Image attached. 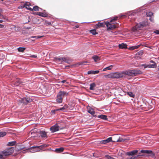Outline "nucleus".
Listing matches in <instances>:
<instances>
[{"label":"nucleus","mask_w":159,"mask_h":159,"mask_svg":"<svg viewBox=\"0 0 159 159\" xmlns=\"http://www.w3.org/2000/svg\"><path fill=\"white\" fill-rule=\"evenodd\" d=\"M105 25V23L104 22L102 23L98 22V24L96 25V26L98 27H104Z\"/></svg>","instance_id":"obj_24"},{"label":"nucleus","mask_w":159,"mask_h":159,"mask_svg":"<svg viewBox=\"0 0 159 159\" xmlns=\"http://www.w3.org/2000/svg\"><path fill=\"white\" fill-rule=\"evenodd\" d=\"M1 18L5 20H8V19L7 18L6 16H4L2 14L1 15Z\"/></svg>","instance_id":"obj_42"},{"label":"nucleus","mask_w":159,"mask_h":159,"mask_svg":"<svg viewBox=\"0 0 159 159\" xmlns=\"http://www.w3.org/2000/svg\"><path fill=\"white\" fill-rule=\"evenodd\" d=\"M141 66H143L144 68H148V65H146L145 64H141L140 65Z\"/></svg>","instance_id":"obj_43"},{"label":"nucleus","mask_w":159,"mask_h":159,"mask_svg":"<svg viewBox=\"0 0 159 159\" xmlns=\"http://www.w3.org/2000/svg\"><path fill=\"white\" fill-rule=\"evenodd\" d=\"M6 134V133L4 131L0 132V137H2Z\"/></svg>","instance_id":"obj_36"},{"label":"nucleus","mask_w":159,"mask_h":159,"mask_svg":"<svg viewBox=\"0 0 159 159\" xmlns=\"http://www.w3.org/2000/svg\"><path fill=\"white\" fill-rule=\"evenodd\" d=\"M124 73L125 77V75L134 76L142 74V72L139 70L134 69L124 71Z\"/></svg>","instance_id":"obj_2"},{"label":"nucleus","mask_w":159,"mask_h":159,"mask_svg":"<svg viewBox=\"0 0 159 159\" xmlns=\"http://www.w3.org/2000/svg\"><path fill=\"white\" fill-rule=\"evenodd\" d=\"M30 57L32 58H36L37 57V56L34 55H32L30 56Z\"/></svg>","instance_id":"obj_47"},{"label":"nucleus","mask_w":159,"mask_h":159,"mask_svg":"<svg viewBox=\"0 0 159 159\" xmlns=\"http://www.w3.org/2000/svg\"><path fill=\"white\" fill-rule=\"evenodd\" d=\"M87 63H88V62L87 61H84L79 62L78 64L79 65H85Z\"/></svg>","instance_id":"obj_37"},{"label":"nucleus","mask_w":159,"mask_h":159,"mask_svg":"<svg viewBox=\"0 0 159 159\" xmlns=\"http://www.w3.org/2000/svg\"><path fill=\"white\" fill-rule=\"evenodd\" d=\"M149 156H150L152 158H154L155 156V154L152 152H152H150L148 154Z\"/></svg>","instance_id":"obj_39"},{"label":"nucleus","mask_w":159,"mask_h":159,"mask_svg":"<svg viewBox=\"0 0 159 159\" xmlns=\"http://www.w3.org/2000/svg\"><path fill=\"white\" fill-rule=\"evenodd\" d=\"M47 132L43 130H37V129H35L34 131L32 132L31 134L33 137H37L38 134H39V137H41L42 139H46L48 137L47 134Z\"/></svg>","instance_id":"obj_1"},{"label":"nucleus","mask_w":159,"mask_h":159,"mask_svg":"<svg viewBox=\"0 0 159 159\" xmlns=\"http://www.w3.org/2000/svg\"><path fill=\"white\" fill-rule=\"evenodd\" d=\"M149 19L151 20V21H152V19H151V18H150Z\"/></svg>","instance_id":"obj_56"},{"label":"nucleus","mask_w":159,"mask_h":159,"mask_svg":"<svg viewBox=\"0 0 159 159\" xmlns=\"http://www.w3.org/2000/svg\"><path fill=\"white\" fill-rule=\"evenodd\" d=\"M105 25H106L107 27L108 30H113V29L116 28V25H112L108 21L105 22Z\"/></svg>","instance_id":"obj_9"},{"label":"nucleus","mask_w":159,"mask_h":159,"mask_svg":"<svg viewBox=\"0 0 159 159\" xmlns=\"http://www.w3.org/2000/svg\"><path fill=\"white\" fill-rule=\"evenodd\" d=\"M90 87L89 89L90 90H93L94 89V87L96 86V84L95 83H93L91 84L90 85Z\"/></svg>","instance_id":"obj_25"},{"label":"nucleus","mask_w":159,"mask_h":159,"mask_svg":"<svg viewBox=\"0 0 159 159\" xmlns=\"http://www.w3.org/2000/svg\"><path fill=\"white\" fill-rule=\"evenodd\" d=\"M125 140V139H124L122 138H119L117 140V142H124Z\"/></svg>","instance_id":"obj_40"},{"label":"nucleus","mask_w":159,"mask_h":159,"mask_svg":"<svg viewBox=\"0 0 159 159\" xmlns=\"http://www.w3.org/2000/svg\"><path fill=\"white\" fill-rule=\"evenodd\" d=\"M66 82V80H62L61 81V83H65Z\"/></svg>","instance_id":"obj_53"},{"label":"nucleus","mask_w":159,"mask_h":159,"mask_svg":"<svg viewBox=\"0 0 159 159\" xmlns=\"http://www.w3.org/2000/svg\"><path fill=\"white\" fill-rule=\"evenodd\" d=\"M126 14H121V15H120L119 16L120 17H121L122 16H126Z\"/></svg>","instance_id":"obj_46"},{"label":"nucleus","mask_w":159,"mask_h":159,"mask_svg":"<svg viewBox=\"0 0 159 159\" xmlns=\"http://www.w3.org/2000/svg\"><path fill=\"white\" fill-rule=\"evenodd\" d=\"M3 21H4V20H0V23H2Z\"/></svg>","instance_id":"obj_54"},{"label":"nucleus","mask_w":159,"mask_h":159,"mask_svg":"<svg viewBox=\"0 0 159 159\" xmlns=\"http://www.w3.org/2000/svg\"><path fill=\"white\" fill-rule=\"evenodd\" d=\"M2 9L0 8V16L2 15Z\"/></svg>","instance_id":"obj_51"},{"label":"nucleus","mask_w":159,"mask_h":159,"mask_svg":"<svg viewBox=\"0 0 159 159\" xmlns=\"http://www.w3.org/2000/svg\"><path fill=\"white\" fill-rule=\"evenodd\" d=\"M57 111V110H52L51 111V113L52 114H55V111Z\"/></svg>","instance_id":"obj_49"},{"label":"nucleus","mask_w":159,"mask_h":159,"mask_svg":"<svg viewBox=\"0 0 159 159\" xmlns=\"http://www.w3.org/2000/svg\"><path fill=\"white\" fill-rule=\"evenodd\" d=\"M153 15V13L152 12H148L147 13V15L148 16L151 17Z\"/></svg>","instance_id":"obj_41"},{"label":"nucleus","mask_w":159,"mask_h":159,"mask_svg":"<svg viewBox=\"0 0 159 159\" xmlns=\"http://www.w3.org/2000/svg\"><path fill=\"white\" fill-rule=\"evenodd\" d=\"M32 101L31 99L29 98L23 97L21 98L18 100L19 103H23L25 105H27Z\"/></svg>","instance_id":"obj_6"},{"label":"nucleus","mask_w":159,"mask_h":159,"mask_svg":"<svg viewBox=\"0 0 159 159\" xmlns=\"http://www.w3.org/2000/svg\"><path fill=\"white\" fill-rule=\"evenodd\" d=\"M146 25V23L145 22H142L139 24L137 26L138 28H140L144 27Z\"/></svg>","instance_id":"obj_16"},{"label":"nucleus","mask_w":159,"mask_h":159,"mask_svg":"<svg viewBox=\"0 0 159 159\" xmlns=\"http://www.w3.org/2000/svg\"><path fill=\"white\" fill-rule=\"evenodd\" d=\"M24 82V80L23 79H17L14 83V85L15 86H17Z\"/></svg>","instance_id":"obj_11"},{"label":"nucleus","mask_w":159,"mask_h":159,"mask_svg":"<svg viewBox=\"0 0 159 159\" xmlns=\"http://www.w3.org/2000/svg\"><path fill=\"white\" fill-rule=\"evenodd\" d=\"M67 108H68L67 106L66 105H64V106L63 107L61 108H59V109L57 110L63 111V110H64L67 109Z\"/></svg>","instance_id":"obj_31"},{"label":"nucleus","mask_w":159,"mask_h":159,"mask_svg":"<svg viewBox=\"0 0 159 159\" xmlns=\"http://www.w3.org/2000/svg\"><path fill=\"white\" fill-rule=\"evenodd\" d=\"M64 127L61 126L60 124H56L50 128V130L52 133H54L59 130L62 129Z\"/></svg>","instance_id":"obj_7"},{"label":"nucleus","mask_w":159,"mask_h":159,"mask_svg":"<svg viewBox=\"0 0 159 159\" xmlns=\"http://www.w3.org/2000/svg\"><path fill=\"white\" fill-rule=\"evenodd\" d=\"M113 67L112 65H110L107 67H106L103 69V71H106L108 70H111Z\"/></svg>","instance_id":"obj_32"},{"label":"nucleus","mask_w":159,"mask_h":159,"mask_svg":"<svg viewBox=\"0 0 159 159\" xmlns=\"http://www.w3.org/2000/svg\"><path fill=\"white\" fill-rule=\"evenodd\" d=\"M137 150H134L128 152L126 153V154L128 156H133L134 155L138 152Z\"/></svg>","instance_id":"obj_13"},{"label":"nucleus","mask_w":159,"mask_h":159,"mask_svg":"<svg viewBox=\"0 0 159 159\" xmlns=\"http://www.w3.org/2000/svg\"><path fill=\"white\" fill-rule=\"evenodd\" d=\"M117 19V17H114L113 19L112 20H111V22L112 20H116Z\"/></svg>","instance_id":"obj_48"},{"label":"nucleus","mask_w":159,"mask_h":159,"mask_svg":"<svg viewBox=\"0 0 159 159\" xmlns=\"http://www.w3.org/2000/svg\"><path fill=\"white\" fill-rule=\"evenodd\" d=\"M68 94V93L66 91H60L57 94L60 97H61V98H63L64 97L67 96Z\"/></svg>","instance_id":"obj_10"},{"label":"nucleus","mask_w":159,"mask_h":159,"mask_svg":"<svg viewBox=\"0 0 159 159\" xmlns=\"http://www.w3.org/2000/svg\"><path fill=\"white\" fill-rule=\"evenodd\" d=\"M148 68H156L157 67L156 63L148 65Z\"/></svg>","instance_id":"obj_29"},{"label":"nucleus","mask_w":159,"mask_h":159,"mask_svg":"<svg viewBox=\"0 0 159 159\" xmlns=\"http://www.w3.org/2000/svg\"><path fill=\"white\" fill-rule=\"evenodd\" d=\"M87 112L91 114L92 115H93L95 114V112L94 111L93 109L92 108H90L89 109H88V108H87Z\"/></svg>","instance_id":"obj_21"},{"label":"nucleus","mask_w":159,"mask_h":159,"mask_svg":"<svg viewBox=\"0 0 159 159\" xmlns=\"http://www.w3.org/2000/svg\"><path fill=\"white\" fill-rule=\"evenodd\" d=\"M150 62L153 63V64L156 63L154 61H153L152 60L150 61Z\"/></svg>","instance_id":"obj_52"},{"label":"nucleus","mask_w":159,"mask_h":159,"mask_svg":"<svg viewBox=\"0 0 159 159\" xmlns=\"http://www.w3.org/2000/svg\"><path fill=\"white\" fill-rule=\"evenodd\" d=\"M90 33L92 34L95 35L98 34V33L96 32V30L95 29H93L90 30Z\"/></svg>","instance_id":"obj_35"},{"label":"nucleus","mask_w":159,"mask_h":159,"mask_svg":"<svg viewBox=\"0 0 159 159\" xmlns=\"http://www.w3.org/2000/svg\"><path fill=\"white\" fill-rule=\"evenodd\" d=\"M98 118H100L104 120H108L107 116L104 115H99L98 116Z\"/></svg>","instance_id":"obj_17"},{"label":"nucleus","mask_w":159,"mask_h":159,"mask_svg":"<svg viewBox=\"0 0 159 159\" xmlns=\"http://www.w3.org/2000/svg\"><path fill=\"white\" fill-rule=\"evenodd\" d=\"M55 61L59 64L62 63L63 62H65L67 63H70V61L67 57H58L55 58Z\"/></svg>","instance_id":"obj_5"},{"label":"nucleus","mask_w":159,"mask_h":159,"mask_svg":"<svg viewBox=\"0 0 159 159\" xmlns=\"http://www.w3.org/2000/svg\"><path fill=\"white\" fill-rule=\"evenodd\" d=\"M140 152L141 153H146L148 155L149 153L150 152H152V151L142 150H141Z\"/></svg>","instance_id":"obj_28"},{"label":"nucleus","mask_w":159,"mask_h":159,"mask_svg":"<svg viewBox=\"0 0 159 159\" xmlns=\"http://www.w3.org/2000/svg\"><path fill=\"white\" fill-rule=\"evenodd\" d=\"M125 14L126 16H134L136 14V11H130L127 12Z\"/></svg>","instance_id":"obj_14"},{"label":"nucleus","mask_w":159,"mask_h":159,"mask_svg":"<svg viewBox=\"0 0 159 159\" xmlns=\"http://www.w3.org/2000/svg\"><path fill=\"white\" fill-rule=\"evenodd\" d=\"M111 77L114 78H120L125 77L124 71L122 72H115L111 75Z\"/></svg>","instance_id":"obj_8"},{"label":"nucleus","mask_w":159,"mask_h":159,"mask_svg":"<svg viewBox=\"0 0 159 159\" xmlns=\"http://www.w3.org/2000/svg\"><path fill=\"white\" fill-rule=\"evenodd\" d=\"M14 149L13 147H11L5 149L0 153V159H3L5 156L11 155L14 152Z\"/></svg>","instance_id":"obj_3"},{"label":"nucleus","mask_w":159,"mask_h":159,"mask_svg":"<svg viewBox=\"0 0 159 159\" xmlns=\"http://www.w3.org/2000/svg\"><path fill=\"white\" fill-rule=\"evenodd\" d=\"M37 15L43 17H46L48 16V15L46 13L43 12H37Z\"/></svg>","instance_id":"obj_15"},{"label":"nucleus","mask_w":159,"mask_h":159,"mask_svg":"<svg viewBox=\"0 0 159 159\" xmlns=\"http://www.w3.org/2000/svg\"><path fill=\"white\" fill-rule=\"evenodd\" d=\"M93 59L94 60L95 62L97 61L100 60V58L99 57L96 55H94L93 56Z\"/></svg>","instance_id":"obj_27"},{"label":"nucleus","mask_w":159,"mask_h":159,"mask_svg":"<svg viewBox=\"0 0 159 159\" xmlns=\"http://www.w3.org/2000/svg\"><path fill=\"white\" fill-rule=\"evenodd\" d=\"M64 150V148L62 147H61L59 148H56L55 150V151L57 152L58 153L63 152Z\"/></svg>","instance_id":"obj_26"},{"label":"nucleus","mask_w":159,"mask_h":159,"mask_svg":"<svg viewBox=\"0 0 159 159\" xmlns=\"http://www.w3.org/2000/svg\"><path fill=\"white\" fill-rule=\"evenodd\" d=\"M17 49L18 51L23 52L25 50V48L23 47H19L17 48Z\"/></svg>","instance_id":"obj_33"},{"label":"nucleus","mask_w":159,"mask_h":159,"mask_svg":"<svg viewBox=\"0 0 159 159\" xmlns=\"http://www.w3.org/2000/svg\"><path fill=\"white\" fill-rule=\"evenodd\" d=\"M43 37V36H31L30 37V38L34 39H32V41H35V39H38L41 38V37Z\"/></svg>","instance_id":"obj_22"},{"label":"nucleus","mask_w":159,"mask_h":159,"mask_svg":"<svg viewBox=\"0 0 159 159\" xmlns=\"http://www.w3.org/2000/svg\"><path fill=\"white\" fill-rule=\"evenodd\" d=\"M119 47L120 48L123 49L127 48V45L126 44L122 43L119 45Z\"/></svg>","instance_id":"obj_20"},{"label":"nucleus","mask_w":159,"mask_h":159,"mask_svg":"<svg viewBox=\"0 0 159 159\" xmlns=\"http://www.w3.org/2000/svg\"><path fill=\"white\" fill-rule=\"evenodd\" d=\"M93 156H95L94 155V153H93Z\"/></svg>","instance_id":"obj_57"},{"label":"nucleus","mask_w":159,"mask_h":159,"mask_svg":"<svg viewBox=\"0 0 159 159\" xmlns=\"http://www.w3.org/2000/svg\"><path fill=\"white\" fill-rule=\"evenodd\" d=\"M33 10L34 11H38L39 10V9L42 10L41 8H39L38 6H36L33 7Z\"/></svg>","instance_id":"obj_34"},{"label":"nucleus","mask_w":159,"mask_h":159,"mask_svg":"<svg viewBox=\"0 0 159 159\" xmlns=\"http://www.w3.org/2000/svg\"><path fill=\"white\" fill-rule=\"evenodd\" d=\"M99 71L98 70H89L88 72V74H95L99 72Z\"/></svg>","instance_id":"obj_19"},{"label":"nucleus","mask_w":159,"mask_h":159,"mask_svg":"<svg viewBox=\"0 0 159 159\" xmlns=\"http://www.w3.org/2000/svg\"><path fill=\"white\" fill-rule=\"evenodd\" d=\"M16 143V142L15 141H11L10 142L8 143L7 144V145L8 146H12L14 145Z\"/></svg>","instance_id":"obj_30"},{"label":"nucleus","mask_w":159,"mask_h":159,"mask_svg":"<svg viewBox=\"0 0 159 159\" xmlns=\"http://www.w3.org/2000/svg\"><path fill=\"white\" fill-rule=\"evenodd\" d=\"M127 93L128 95L131 97L134 98V97L135 95L133 93L131 92H128Z\"/></svg>","instance_id":"obj_38"},{"label":"nucleus","mask_w":159,"mask_h":159,"mask_svg":"<svg viewBox=\"0 0 159 159\" xmlns=\"http://www.w3.org/2000/svg\"><path fill=\"white\" fill-rule=\"evenodd\" d=\"M4 25H3L0 24V28H4Z\"/></svg>","instance_id":"obj_50"},{"label":"nucleus","mask_w":159,"mask_h":159,"mask_svg":"<svg viewBox=\"0 0 159 159\" xmlns=\"http://www.w3.org/2000/svg\"><path fill=\"white\" fill-rule=\"evenodd\" d=\"M63 101V98L57 94L56 97V101L58 103H61Z\"/></svg>","instance_id":"obj_18"},{"label":"nucleus","mask_w":159,"mask_h":159,"mask_svg":"<svg viewBox=\"0 0 159 159\" xmlns=\"http://www.w3.org/2000/svg\"><path fill=\"white\" fill-rule=\"evenodd\" d=\"M111 141L114 142L112 141V137H110L106 139L101 141L100 143L101 144H105Z\"/></svg>","instance_id":"obj_12"},{"label":"nucleus","mask_w":159,"mask_h":159,"mask_svg":"<svg viewBox=\"0 0 159 159\" xmlns=\"http://www.w3.org/2000/svg\"><path fill=\"white\" fill-rule=\"evenodd\" d=\"M28 7H25L28 9V10H30V11H33V9H32L31 8H30V7H29V6L28 5Z\"/></svg>","instance_id":"obj_45"},{"label":"nucleus","mask_w":159,"mask_h":159,"mask_svg":"<svg viewBox=\"0 0 159 159\" xmlns=\"http://www.w3.org/2000/svg\"><path fill=\"white\" fill-rule=\"evenodd\" d=\"M48 146V145L47 144H42L38 146H32L30 148L29 150L31 152H39L43 148L47 147Z\"/></svg>","instance_id":"obj_4"},{"label":"nucleus","mask_w":159,"mask_h":159,"mask_svg":"<svg viewBox=\"0 0 159 159\" xmlns=\"http://www.w3.org/2000/svg\"><path fill=\"white\" fill-rule=\"evenodd\" d=\"M154 32L157 34H159V30H156L154 31Z\"/></svg>","instance_id":"obj_44"},{"label":"nucleus","mask_w":159,"mask_h":159,"mask_svg":"<svg viewBox=\"0 0 159 159\" xmlns=\"http://www.w3.org/2000/svg\"><path fill=\"white\" fill-rule=\"evenodd\" d=\"M140 46V45L133 46L129 48V49L130 50H132L135 49H137Z\"/></svg>","instance_id":"obj_23"},{"label":"nucleus","mask_w":159,"mask_h":159,"mask_svg":"<svg viewBox=\"0 0 159 159\" xmlns=\"http://www.w3.org/2000/svg\"><path fill=\"white\" fill-rule=\"evenodd\" d=\"M94 117H96V115H95V114L93 115H92Z\"/></svg>","instance_id":"obj_55"}]
</instances>
